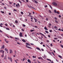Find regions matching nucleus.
Listing matches in <instances>:
<instances>
[{"mask_svg": "<svg viewBox=\"0 0 63 63\" xmlns=\"http://www.w3.org/2000/svg\"><path fill=\"white\" fill-rule=\"evenodd\" d=\"M26 47H27L29 48H30V49H32V48L31 47L28 46H30V45L28 43H26Z\"/></svg>", "mask_w": 63, "mask_h": 63, "instance_id": "1", "label": "nucleus"}, {"mask_svg": "<svg viewBox=\"0 0 63 63\" xmlns=\"http://www.w3.org/2000/svg\"><path fill=\"white\" fill-rule=\"evenodd\" d=\"M52 4H53V5L54 6H56L57 5V4L56 3L54 2H53L52 3Z\"/></svg>", "mask_w": 63, "mask_h": 63, "instance_id": "2", "label": "nucleus"}, {"mask_svg": "<svg viewBox=\"0 0 63 63\" xmlns=\"http://www.w3.org/2000/svg\"><path fill=\"white\" fill-rule=\"evenodd\" d=\"M28 7H29V8H32V9H34V10H36L35 9V8L33 7H32L31 6H29V5H28Z\"/></svg>", "mask_w": 63, "mask_h": 63, "instance_id": "3", "label": "nucleus"}, {"mask_svg": "<svg viewBox=\"0 0 63 63\" xmlns=\"http://www.w3.org/2000/svg\"><path fill=\"white\" fill-rule=\"evenodd\" d=\"M19 35L20 37H23V35H22V33L20 32Z\"/></svg>", "mask_w": 63, "mask_h": 63, "instance_id": "4", "label": "nucleus"}, {"mask_svg": "<svg viewBox=\"0 0 63 63\" xmlns=\"http://www.w3.org/2000/svg\"><path fill=\"white\" fill-rule=\"evenodd\" d=\"M36 49H38V50H40V51H41V49L40 48L38 47H36Z\"/></svg>", "mask_w": 63, "mask_h": 63, "instance_id": "5", "label": "nucleus"}, {"mask_svg": "<svg viewBox=\"0 0 63 63\" xmlns=\"http://www.w3.org/2000/svg\"><path fill=\"white\" fill-rule=\"evenodd\" d=\"M5 48V46H4V45H3L2 46V47L1 48V49H2V48H3H3Z\"/></svg>", "mask_w": 63, "mask_h": 63, "instance_id": "6", "label": "nucleus"}, {"mask_svg": "<svg viewBox=\"0 0 63 63\" xmlns=\"http://www.w3.org/2000/svg\"><path fill=\"white\" fill-rule=\"evenodd\" d=\"M10 53H13V51L12 50L10 49Z\"/></svg>", "mask_w": 63, "mask_h": 63, "instance_id": "7", "label": "nucleus"}, {"mask_svg": "<svg viewBox=\"0 0 63 63\" xmlns=\"http://www.w3.org/2000/svg\"><path fill=\"white\" fill-rule=\"evenodd\" d=\"M4 59H5V60H6L7 59V56L6 55L4 57Z\"/></svg>", "mask_w": 63, "mask_h": 63, "instance_id": "8", "label": "nucleus"}, {"mask_svg": "<svg viewBox=\"0 0 63 63\" xmlns=\"http://www.w3.org/2000/svg\"><path fill=\"white\" fill-rule=\"evenodd\" d=\"M22 41L23 42H24V43H25V42H26V41H25V40L24 39L22 40Z\"/></svg>", "mask_w": 63, "mask_h": 63, "instance_id": "9", "label": "nucleus"}, {"mask_svg": "<svg viewBox=\"0 0 63 63\" xmlns=\"http://www.w3.org/2000/svg\"><path fill=\"white\" fill-rule=\"evenodd\" d=\"M28 62L29 63H31V61L29 59H28Z\"/></svg>", "mask_w": 63, "mask_h": 63, "instance_id": "10", "label": "nucleus"}, {"mask_svg": "<svg viewBox=\"0 0 63 63\" xmlns=\"http://www.w3.org/2000/svg\"><path fill=\"white\" fill-rule=\"evenodd\" d=\"M44 29H45V30H48V29H47V27H44Z\"/></svg>", "mask_w": 63, "mask_h": 63, "instance_id": "11", "label": "nucleus"}, {"mask_svg": "<svg viewBox=\"0 0 63 63\" xmlns=\"http://www.w3.org/2000/svg\"><path fill=\"white\" fill-rule=\"evenodd\" d=\"M33 19H34V20H35V22H37V20L35 18H33Z\"/></svg>", "mask_w": 63, "mask_h": 63, "instance_id": "12", "label": "nucleus"}, {"mask_svg": "<svg viewBox=\"0 0 63 63\" xmlns=\"http://www.w3.org/2000/svg\"><path fill=\"white\" fill-rule=\"evenodd\" d=\"M15 39H16V40H19V38H18L15 37Z\"/></svg>", "mask_w": 63, "mask_h": 63, "instance_id": "13", "label": "nucleus"}, {"mask_svg": "<svg viewBox=\"0 0 63 63\" xmlns=\"http://www.w3.org/2000/svg\"><path fill=\"white\" fill-rule=\"evenodd\" d=\"M39 33L40 34V35H42L43 36H45V35H44V34H42V33Z\"/></svg>", "mask_w": 63, "mask_h": 63, "instance_id": "14", "label": "nucleus"}, {"mask_svg": "<svg viewBox=\"0 0 63 63\" xmlns=\"http://www.w3.org/2000/svg\"><path fill=\"white\" fill-rule=\"evenodd\" d=\"M47 59V60H48V61H50V62H51V60L48 59Z\"/></svg>", "mask_w": 63, "mask_h": 63, "instance_id": "15", "label": "nucleus"}, {"mask_svg": "<svg viewBox=\"0 0 63 63\" xmlns=\"http://www.w3.org/2000/svg\"><path fill=\"white\" fill-rule=\"evenodd\" d=\"M10 60L11 62H12V61H13L12 60V58H10Z\"/></svg>", "mask_w": 63, "mask_h": 63, "instance_id": "16", "label": "nucleus"}, {"mask_svg": "<svg viewBox=\"0 0 63 63\" xmlns=\"http://www.w3.org/2000/svg\"><path fill=\"white\" fill-rule=\"evenodd\" d=\"M5 50H6V51H8V49L6 48H5Z\"/></svg>", "mask_w": 63, "mask_h": 63, "instance_id": "17", "label": "nucleus"}, {"mask_svg": "<svg viewBox=\"0 0 63 63\" xmlns=\"http://www.w3.org/2000/svg\"><path fill=\"white\" fill-rule=\"evenodd\" d=\"M58 56L60 58H62V56L60 55H59Z\"/></svg>", "mask_w": 63, "mask_h": 63, "instance_id": "18", "label": "nucleus"}, {"mask_svg": "<svg viewBox=\"0 0 63 63\" xmlns=\"http://www.w3.org/2000/svg\"><path fill=\"white\" fill-rule=\"evenodd\" d=\"M45 32H46V33H47L48 34L49 33L47 31H45Z\"/></svg>", "mask_w": 63, "mask_h": 63, "instance_id": "19", "label": "nucleus"}, {"mask_svg": "<svg viewBox=\"0 0 63 63\" xmlns=\"http://www.w3.org/2000/svg\"><path fill=\"white\" fill-rule=\"evenodd\" d=\"M15 23H16L17 24V23H18V21H16Z\"/></svg>", "mask_w": 63, "mask_h": 63, "instance_id": "20", "label": "nucleus"}, {"mask_svg": "<svg viewBox=\"0 0 63 63\" xmlns=\"http://www.w3.org/2000/svg\"><path fill=\"white\" fill-rule=\"evenodd\" d=\"M48 53H49V54H50V55H51V54H51V53L50 52H48Z\"/></svg>", "mask_w": 63, "mask_h": 63, "instance_id": "21", "label": "nucleus"}, {"mask_svg": "<svg viewBox=\"0 0 63 63\" xmlns=\"http://www.w3.org/2000/svg\"><path fill=\"white\" fill-rule=\"evenodd\" d=\"M4 54H3L2 55H1V57H4Z\"/></svg>", "mask_w": 63, "mask_h": 63, "instance_id": "22", "label": "nucleus"}, {"mask_svg": "<svg viewBox=\"0 0 63 63\" xmlns=\"http://www.w3.org/2000/svg\"><path fill=\"white\" fill-rule=\"evenodd\" d=\"M34 30H32L30 31L31 32H33V31H34Z\"/></svg>", "mask_w": 63, "mask_h": 63, "instance_id": "23", "label": "nucleus"}, {"mask_svg": "<svg viewBox=\"0 0 63 63\" xmlns=\"http://www.w3.org/2000/svg\"><path fill=\"white\" fill-rule=\"evenodd\" d=\"M46 20H47V21H48V18H46Z\"/></svg>", "mask_w": 63, "mask_h": 63, "instance_id": "24", "label": "nucleus"}, {"mask_svg": "<svg viewBox=\"0 0 63 63\" xmlns=\"http://www.w3.org/2000/svg\"><path fill=\"white\" fill-rule=\"evenodd\" d=\"M54 12L55 13H57V12H56V10H54Z\"/></svg>", "mask_w": 63, "mask_h": 63, "instance_id": "25", "label": "nucleus"}, {"mask_svg": "<svg viewBox=\"0 0 63 63\" xmlns=\"http://www.w3.org/2000/svg\"><path fill=\"white\" fill-rule=\"evenodd\" d=\"M13 3V2H9V4L11 5V4H12Z\"/></svg>", "mask_w": 63, "mask_h": 63, "instance_id": "26", "label": "nucleus"}, {"mask_svg": "<svg viewBox=\"0 0 63 63\" xmlns=\"http://www.w3.org/2000/svg\"><path fill=\"white\" fill-rule=\"evenodd\" d=\"M6 29H7V30H10V29H9V28H6Z\"/></svg>", "mask_w": 63, "mask_h": 63, "instance_id": "27", "label": "nucleus"}, {"mask_svg": "<svg viewBox=\"0 0 63 63\" xmlns=\"http://www.w3.org/2000/svg\"><path fill=\"white\" fill-rule=\"evenodd\" d=\"M32 57H33V58H36V56H32Z\"/></svg>", "mask_w": 63, "mask_h": 63, "instance_id": "28", "label": "nucleus"}, {"mask_svg": "<svg viewBox=\"0 0 63 63\" xmlns=\"http://www.w3.org/2000/svg\"><path fill=\"white\" fill-rule=\"evenodd\" d=\"M34 2L35 3H38V2L36 1V0H34Z\"/></svg>", "mask_w": 63, "mask_h": 63, "instance_id": "29", "label": "nucleus"}, {"mask_svg": "<svg viewBox=\"0 0 63 63\" xmlns=\"http://www.w3.org/2000/svg\"><path fill=\"white\" fill-rule=\"evenodd\" d=\"M49 6L50 8H51V9H52V7H51V5H50Z\"/></svg>", "mask_w": 63, "mask_h": 63, "instance_id": "30", "label": "nucleus"}, {"mask_svg": "<svg viewBox=\"0 0 63 63\" xmlns=\"http://www.w3.org/2000/svg\"><path fill=\"white\" fill-rule=\"evenodd\" d=\"M21 13L22 15H23V12H21Z\"/></svg>", "mask_w": 63, "mask_h": 63, "instance_id": "31", "label": "nucleus"}, {"mask_svg": "<svg viewBox=\"0 0 63 63\" xmlns=\"http://www.w3.org/2000/svg\"><path fill=\"white\" fill-rule=\"evenodd\" d=\"M3 50H1L0 51V52H1V53H2V51H3Z\"/></svg>", "mask_w": 63, "mask_h": 63, "instance_id": "32", "label": "nucleus"}, {"mask_svg": "<svg viewBox=\"0 0 63 63\" xmlns=\"http://www.w3.org/2000/svg\"><path fill=\"white\" fill-rule=\"evenodd\" d=\"M55 21L56 23H58V21H57L56 20H55Z\"/></svg>", "mask_w": 63, "mask_h": 63, "instance_id": "33", "label": "nucleus"}, {"mask_svg": "<svg viewBox=\"0 0 63 63\" xmlns=\"http://www.w3.org/2000/svg\"><path fill=\"white\" fill-rule=\"evenodd\" d=\"M15 54H16V50H15Z\"/></svg>", "mask_w": 63, "mask_h": 63, "instance_id": "34", "label": "nucleus"}, {"mask_svg": "<svg viewBox=\"0 0 63 63\" xmlns=\"http://www.w3.org/2000/svg\"><path fill=\"white\" fill-rule=\"evenodd\" d=\"M61 46L62 47V48H63V45H61Z\"/></svg>", "mask_w": 63, "mask_h": 63, "instance_id": "35", "label": "nucleus"}, {"mask_svg": "<svg viewBox=\"0 0 63 63\" xmlns=\"http://www.w3.org/2000/svg\"><path fill=\"white\" fill-rule=\"evenodd\" d=\"M49 12L50 13H51V11H50V10H49Z\"/></svg>", "mask_w": 63, "mask_h": 63, "instance_id": "36", "label": "nucleus"}, {"mask_svg": "<svg viewBox=\"0 0 63 63\" xmlns=\"http://www.w3.org/2000/svg\"><path fill=\"white\" fill-rule=\"evenodd\" d=\"M50 45L51 46V47H52V46H53V45H52V44H50Z\"/></svg>", "mask_w": 63, "mask_h": 63, "instance_id": "37", "label": "nucleus"}, {"mask_svg": "<svg viewBox=\"0 0 63 63\" xmlns=\"http://www.w3.org/2000/svg\"><path fill=\"white\" fill-rule=\"evenodd\" d=\"M14 11H16H16H17V10H16L15 9H14Z\"/></svg>", "mask_w": 63, "mask_h": 63, "instance_id": "38", "label": "nucleus"}, {"mask_svg": "<svg viewBox=\"0 0 63 63\" xmlns=\"http://www.w3.org/2000/svg\"><path fill=\"white\" fill-rule=\"evenodd\" d=\"M6 43H9V41H6Z\"/></svg>", "mask_w": 63, "mask_h": 63, "instance_id": "39", "label": "nucleus"}, {"mask_svg": "<svg viewBox=\"0 0 63 63\" xmlns=\"http://www.w3.org/2000/svg\"><path fill=\"white\" fill-rule=\"evenodd\" d=\"M1 12L3 14H4V12L3 11H1Z\"/></svg>", "mask_w": 63, "mask_h": 63, "instance_id": "40", "label": "nucleus"}, {"mask_svg": "<svg viewBox=\"0 0 63 63\" xmlns=\"http://www.w3.org/2000/svg\"><path fill=\"white\" fill-rule=\"evenodd\" d=\"M23 27H25V26H26L25 25L23 24Z\"/></svg>", "mask_w": 63, "mask_h": 63, "instance_id": "41", "label": "nucleus"}, {"mask_svg": "<svg viewBox=\"0 0 63 63\" xmlns=\"http://www.w3.org/2000/svg\"><path fill=\"white\" fill-rule=\"evenodd\" d=\"M22 30L23 31H24V29H23V28H22Z\"/></svg>", "mask_w": 63, "mask_h": 63, "instance_id": "42", "label": "nucleus"}, {"mask_svg": "<svg viewBox=\"0 0 63 63\" xmlns=\"http://www.w3.org/2000/svg\"><path fill=\"white\" fill-rule=\"evenodd\" d=\"M58 30H59V31H61V29H58Z\"/></svg>", "mask_w": 63, "mask_h": 63, "instance_id": "43", "label": "nucleus"}, {"mask_svg": "<svg viewBox=\"0 0 63 63\" xmlns=\"http://www.w3.org/2000/svg\"><path fill=\"white\" fill-rule=\"evenodd\" d=\"M49 32H52V30H50L49 31Z\"/></svg>", "mask_w": 63, "mask_h": 63, "instance_id": "44", "label": "nucleus"}, {"mask_svg": "<svg viewBox=\"0 0 63 63\" xmlns=\"http://www.w3.org/2000/svg\"><path fill=\"white\" fill-rule=\"evenodd\" d=\"M57 38H54V40H57Z\"/></svg>", "mask_w": 63, "mask_h": 63, "instance_id": "45", "label": "nucleus"}, {"mask_svg": "<svg viewBox=\"0 0 63 63\" xmlns=\"http://www.w3.org/2000/svg\"><path fill=\"white\" fill-rule=\"evenodd\" d=\"M24 60H25V59L24 58L23 59V61H24Z\"/></svg>", "mask_w": 63, "mask_h": 63, "instance_id": "46", "label": "nucleus"}, {"mask_svg": "<svg viewBox=\"0 0 63 63\" xmlns=\"http://www.w3.org/2000/svg\"><path fill=\"white\" fill-rule=\"evenodd\" d=\"M31 45H32V46H34V45L32 43L31 44Z\"/></svg>", "mask_w": 63, "mask_h": 63, "instance_id": "47", "label": "nucleus"}, {"mask_svg": "<svg viewBox=\"0 0 63 63\" xmlns=\"http://www.w3.org/2000/svg\"><path fill=\"white\" fill-rule=\"evenodd\" d=\"M18 1H19V2L20 3H21L22 2L19 0H18Z\"/></svg>", "mask_w": 63, "mask_h": 63, "instance_id": "48", "label": "nucleus"}, {"mask_svg": "<svg viewBox=\"0 0 63 63\" xmlns=\"http://www.w3.org/2000/svg\"><path fill=\"white\" fill-rule=\"evenodd\" d=\"M0 32H1V33H2V32H3L0 30Z\"/></svg>", "mask_w": 63, "mask_h": 63, "instance_id": "49", "label": "nucleus"}, {"mask_svg": "<svg viewBox=\"0 0 63 63\" xmlns=\"http://www.w3.org/2000/svg\"><path fill=\"white\" fill-rule=\"evenodd\" d=\"M57 14H59L60 13L59 12H57Z\"/></svg>", "mask_w": 63, "mask_h": 63, "instance_id": "50", "label": "nucleus"}, {"mask_svg": "<svg viewBox=\"0 0 63 63\" xmlns=\"http://www.w3.org/2000/svg\"><path fill=\"white\" fill-rule=\"evenodd\" d=\"M17 5L19 6V7H20V5H19V3H17Z\"/></svg>", "mask_w": 63, "mask_h": 63, "instance_id": "51", "label": "nucleus"}, {"mask_svg": "<svg viewBox=\"0 0 63 63\" xmlns=\"http://www.w3.org/2000/svg\"><path fill=\"white\" fill-rule=\"evenodd\" d=\"M46 42H48H48H49V40H47Z\"/></svg>", "mask_w": 63, "mask_h": 63, "instance_id": "52", "label": "nucleus"}, {"mask_svg": "<svg viewBox=\"0 0 63 63\" xmlns=\"http://www.w3.org/2000/svg\"><path fill=\"white\" fill-rule=\"evenodd\" d=\"M28 16H30V17H32V16H31L29 15H28Z\"/></svg>", "mask_w": 63, "mask_h": 63, "instance_id": "53", "label": "nucleus"}, {"mask_svg": "<svg viewBox=\"0 0 63 63\" xmlns=\"http://www.w3.org/2000/svg\"><path fill=\"white\" fill-rule=\"evenodd\" d=\"M46 45L48 47H49V46L48 45Z\"/></svg>", "mask_w": 63, "mask_h": 63, "instance_id": "54", "label": "nucleus"}, {"mask_svg": "<svg viewBox=\"0 0 63 63\" xmlns=\"http://www.w3.org/2000/svg\"><path fill=\"white\" fill-rule=\"evenodd\" d=\"M54 19H55V20H57V18L55 17Z\"/></svg>", "mask_w": 63, "mask_h": 63, "instance_id": "55", "label": "nucleus"}, {"mask_svg": "<svg viewBox=\"0 0 63 63\" xmlns=\"http://www.w3.org/2000/svg\"><path fill=\"white\" fill-rule=\"evenodd\" d=\"M41 50L42 51H44V50L43 49H41Z\"/></svg>", "mask_w": 63, "mask_h": 63, "instance_id": "56", "label": "nucleus"}, {"mask_svg": "<svg viewBox=\"0 0 63 63\" xmlns=\"http://www.w3.org/2000/svg\"><path fill=\"white\" fill-rule=\"evenodd\" d=\"M26 1V2H28V0H25Z\"/></svg>", "mask_w": 63, "mask_h": 63, "instance_id": "57", "label": "nucleus"}, {"mask_svg": "<svg viewBox=\"0 0 63 63\" xmlns=\"http://www.w3.org/2000/svg\"><path fill=\"white\" fill-rule=\"evenodd\" d=\"M48 37H49V38H50V35H48Z\"/></svg>", "mask_w": 63, "mask_h": 63, "instance_id": "58", "label": "nucleus"}, {"mask_svg": "<svg viewBox=\"0 0 63 63\" xmlns=\"http://www.w3.org/2000/svg\"><path fill=\"white\" fill-rule=\"evenodd\" d=\"M40 44L41 45H42V44H43V42H41V43H40Z\"/></svg>", "mask_w": 63, "mask_h": 63, "instance_id": "59", "label": "nucleus"}, {"mask_svg": "<svg viewBox=\"0 0 63 63\" xmlns=\"http://www.w3.org/2000/svg\"><path fill=\"white\" fill-rule=\"evenodd\" d=\"M15 61L16 62V63H17V61H16V60H15Z\"/></svg>", "mask_w": 63, "mask_h": 63, "instance_id": "60", "label": "nucleus"}, {"mask_svg": "<svg viewBox=\"0 0 63 63\" xmlns=\"http://www.w3.org/2000/svg\"><path fill=\"white\" fill-rule=\"evenodd\" d=\"M52 54H53V55H54V56L55 55H54V53H52Z\"/></svg>", "mask_w": 63, "mask_h": 63, "instance_id": "61", "label": "nucleus"}, {"mask_svg": "<svg viewBox=\"0 0 63 63\" xmlns=\"http://www.w3.org/2000/svg\"><path fill=\"white\" fill-rule=\"evenodd\" d=\"M2 53H4V51H3V50Z\"/></svg>", "mask_w": 63, "mask_h": 63, "instance_id": "62", "label": "nucleus"}, {"mask_svg": "<svg viewBox=\"0 0 63 63\" xmlns=\"http://www.w3.org/2000/svg\"><path fill=\"white\" fill-rule=\"evenodd\" d=\"M59 17H61V16L60 15H59Z\"/></svg>", "mask_w": 63, "mask_h": 63, "instance_id": "63", "label": "nucleus"}, {"mask_svg": "<svg viewBox=\"0 0 63 63\" xmlns=\"http://www.w3.org/2000/svg\"><path fill=\"white\" fill-rule=\"evenodd\" d=\"M38 61V63H41V62H39V61Z\"/></svg>", "mask_w": 63, "mask_h": 63, "instance_id": "64", "label": "nucleus"}]
</instances>
